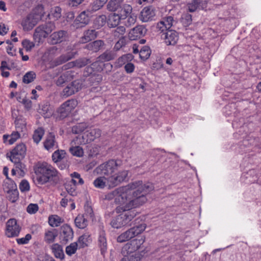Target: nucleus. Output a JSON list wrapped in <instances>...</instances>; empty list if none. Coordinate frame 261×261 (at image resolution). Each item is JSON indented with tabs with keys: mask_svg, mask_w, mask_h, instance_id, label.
<instances>
[{
	"mask_svg": "<svg viewBox=\"0 0 261 261\" xmlns=\"http://www.w3.org/2000/svg\"><path fill=\"white\" fill-rule=\"evenodd\" d=\"M155 15V9L152 6L145 7L141 12L140 19L143 22H148L151 20Z\"/></svg>",
	"mask_w": 261,
	"mask_h": 261,
	"instance_id": "6ab92c4d",
	"label": "nucleus"
},
{
	"mask_svg": "<svg viewBox=\"0 0 261 261\" xmlns=\"http://www.w3.org/2000/svg\"><path fill=\"white\" fill-rule=\"evenodd\" d=\"M44 148L47 150H51L57 147V143L55 141V136L53 132L49 133L45 141L44 142Z\"/></svg>",
	"mask_w": 261,
	"mask_h": 261,
	"instance_id": "b1692460",
	"label": "nucleus"
},
{
	"mask_svg": "<svg viewBox=\"0 0 261 261\" xmlns=\"http://www.w3.org/2000/svg\"><path fill=\"white\" fill-rule=\"evenodd\" d=\"M90 241V236L88 233H85L79 238L76 243L78 245L79 248L80 249L87 247Z\"/></svg>",
	"mask_w": 261,
	"mask_h": 261,
	"instance_id": "72a5a7b5",
	"label": "nucleus"
},
{
	"mask_svg": "<svg viewBox=\"0 0 261 261\" xmlns=\"http://www.w3.org/2000/svg\"><path fill=\"white\" fill-rule=\"evenodd\" d=\"M198 3L199 2L197 0H193L190 3L188 4V7L190 12H193L199 9Z\"/></svg>",
	"mask_w": 261,
	"mask_h": 261,
	"instance_id": "0e129e2a",
	"label": "nucleus"
},
{
	"mask_svg": "<svg viewBox=\"0 0 261 261\" xmlns=\"http://www.w3.org/2000/svg\"><path fill=\"white\" fill-rule=\"evenodd\" d=\"M254 141H255V140L254 139H245L243 140L242 144L240 145V148L241 149H245V148H246V149H244V150H242L241 151V152L243 153L244 152H246L249 151L250 149L249 148L248 146L249 144L253 145Z\"/></svg>",
	"mask_w": 261,
	"mask_h": 261,
	"instance_id": "de8ad7c7",
	"label": "nucleus"
},
{
	"mask_svg": "<svg viewBox=\"0 0 261 261\" xmlns=\"http://www.w3.org/2000/svg\"><path fill=\"white\" fill-rule=\"evenodd\" d=\"M61 8L56 6L51 8L50 12L48 14L47 17L49 19L58 20L61 16Z\"/></svg>",
	"mask_w": 261,
	"mask_h": 261,
	"instance_id": "58836bf2",
	"label": "nucleus"
},
{
	"mask_svg": "<svg viewBox=\"0 0 261 261\" xmlns=\"http://www.w3.org/2000/svg\"><path fill=\"white\" fill-rule=\"evenodd\" d=\"M70 151L72 154L78 157L82 156L84 153L82 148L79 146L71 147Z\"/></svg>",
	"mask_w": 261,
	"mask_h": 261,
	"instance_id": "6e6d98bb",
	"label": "nucleus"
},
{
	"mask_svg": "<svg viewBox=\"0 0 261 261\" xmlns=\"http://www.w3.org/2000/svg\"><path fill=\"white\" fill-rule=\"evenodd\" d=\"M20 137L18 132H12L11 135H4L3 141L5 143H8L9 145L13 144Z\"/></svg>",
	"mask_w": 261,
	"mask_h": 261,
	"instance_id": "c756f323",
	"label": "nucleus"
},
{
	"mask_svg": "<svg viewBox=\"0 0 261 261\" xmlns=\"http://www.w3.org/2000/svg\"><path fill=\"white\" fill-rule=\"evenodd\" d=\"M90 14L91 12L88 10L82 12L74 21L76 28H83L87 25L89 22Z\"/></svg>",
	"mask_w": 261,
	"mask_h": 261,
	"instance_id": "ddd939ff",
	"label": "nucleus"
},
{
	"mask_svg": "<svg viewBox=\"0 0 261 261\" xmlns=\"http://www.w3.org/2000/svg\"><path fill=\"white\" fill-rule=\"evenodd\" d=\"M19 188L22 192L29 191L30 190V184L27 180L23 179L20 182Z\"/></svg>",
	"mask_w": 261,
	"mask_h": 261,
	"instance_id": "bf43d9fd",
	"label": "nucleus"
},
{
	"mask_svg": "<svg viewBox=\"0 0 261 261\" xmlns=\"http://www.w3.org/2000/svg\"><path fill=\"white\" fill-rule=\"evenodd\" d=\"M139 53L140 58L145 60L149 57L151 54V50L149 46H144L141 48Z\"/></svg>",
	"mask_w": 261,
	"mask_h": 261,
	"instance_id": "09e8293b",
	"label": "nucleus"
},
{
	"mask_svg": "<svg viewBox=\"0 0 261 261\" xmlns=\"http://www.w3.org/2000/svg\"><path fill=\"white\" fill-rule=\"evenodd\" d=\"M145 238H141L140 239H135L131 241L128 247V250H132V252H136L141 247V246L144 243Z\"/></svg>",
	"mask_w": 261,
	"mask_h": 261,
	"instance_id": "e433bc0d",
	"label": "nucleus"
},
{
	"mask_svg": "<svg viewBox=\"0 0 261 261\" xmlns=\"http://www.w3.org/2000/svg\"><path fill=\"white\" fill-rule=\"evenodd\" d=\"M122 165V161L121 160H109L97 166L95 169L94 172L98 175H103L106 177L117 176L123 172L125 173V176L123 177V181H124L128 175L127 170H123L119 171L117 173H115Z\"/></svg>",
	"mask_w": 261,
	"mask_h": 261,
	"instance_id": "f03ea898",
	"label": "nucleus"
},
{
	"mask_svg": "<svg viewBox=\"0 0 261 261\" xmlns=\"http://www.w3.org/2000/svg\"><path fill=\"white\" fill-rule=\"evenodd\" d=\"M63 222V220L58 215H52L48 218V223L53 227H58Z\"/></svg>",
	"mask_w": 261,
	"mask_h": 261,
	"instance_id": "ea45409f",
	"label": "nucleus"
},
{
	"mask_svg": "<svg viewBox=\"0 0 261 261\" xmlns=\"http://www.w3.org/2000/svg\"><path fill=\"white\" fill-rule=\"evenodd\" d=\"M15 127L16 129H23L25 127V122L24 120L17 118L15 121Z\"/></svg>",
	"mask_w": 261,
	"mask_h": 261,
	"instance_id": "680f3d73",
	"label": "nucleus"
},
{
	"mask_svg": "<svg viewBox=\"0 0 261 261\" xmlns=\"http://www.w3.org/2000/svg\"><path fill=\"white\" fill-rule=\"evenodd\" d=\"M58 236V232L56 229L48 230L45 232L44 241L47 244L53 243Z\"/></svg>",
	"mask_w": 261,
	"mask_h": 261,
	"instance_id": "c85d7f7f",
	"label": "nucleus"
},
{
	"mask_svg": "<svg viewBox=\"0 0 261 261\" xmlns=\"http://www.w3.org/2000/svg\"><path fill=\"white\" fill-rule=\"evenodd\" d=\"M76 184L77 181L74 180V179H71L69 181L66 182V183L65 184V188L66 191L71 196H75L76 194Z\"/></svg>",
	"mask_w": 261,
	"mask_h": 261,
	"instance_id": "473e14b6",
	"label": "nucleus"
},
{
	"mask_svg": "<svg viewBox=\"0 0 261 261\" xmlns=\"http://www.w3.org/2000/svg\"><path fill=\"white\" fill-rule=\"evenodd\" d=\"M132 184H128L125 186L118 188L107 194L105 198L107 200L115 199V202L119 204V206H123L126 201V197L129 192L128 190L132 187Z\"/></svg>",
	"mask_w": 261,
	"mask_h": 261,
	"instance_id": "423d86ee",
	"label": "nucleus"
},
{
	"mask_svg": "<svg viewBox=\"0 0 261 261\" xmlns=\"http://www.w3.org/2000/svg\"><path fill=\"white\" fill-rule=\"evenodd\" d=\"M38 210V205L37 204L31 203L27 208V211L30 214H35Z\"/></svg>",
	"mask_w": 261,
	"mask_h": 261,
	"instance_id": "69168bd1",
	"label": "nucleus"
},
{
	"mask_svg": "<svg viewBox=\"0 0 261 261\" xmlns=\"http://www.w3.org/2000/svg\"><path fill=\"white\" fill-rule=\"evenodd\" d=\"M108 0H95L92 4V11H96L102 8Z\"/></svg>",
	"mask_w": 261,
	"mask_h": 261,
	"instance_id": "864d4df0",
	"label": "nucleus"
},
{
	"mask_svg": "<svg viewBox=\"0 0 261 261\" xmlns=\"http://www.w3.org/2000/svg\"><path fill=\"white\" fill-rule=\"evenodd\" d=\"M70 74L71 73L70 71H67L61 75L57 80V85L58 86H61L65 83L69 79V76H70Z\"/></svg>",
	"mask_w": 261,
	"mask_h": 261,
	"instance_id": "603ef678",
	"label": "nucleus"
},
{
	"mask_svg": "<svg viewBox=\"0 0 261 261\" xmlns=\"http://www.w3.org/2000/svg\"><path fill=\"white\" fill-rule=\"evenodd\" d=\"M68 37L67 32L63 30L55 32L49 38V42L52 44H56L65 41Z\"/></svg>",
	"mask_w": 261,
	"mask_h": 261,
	"instance_id": "2eb2a0df",
	"label": "nucleus"
},
{
	"mask_svg": "<svg viewBox=\"0 0 261 261\" xmlns=\"http://www.w3.org/2000/svg\"><path fill=\"white\" fill-rule=\"evenodd\" d=\"M52 253L57 258L63 259L64 258L65 255L64 253L63 247L58 243L53 244L50 247Z\"/></svg>",
	"mask_w": 261,
	"mask_h": 261,
	"instance_id": "393cba45",
	"label": "nucleus"
},
{
	"mask_svg": "<svg viewBox=\"0 0 261 261\" xmlns=\"http://www.w3.org/2000/svg\"><path fill=\"white\" fill-rule=\"evenodd\" d=\"M121 20L118 14L116 13H112L109 15L108 19V24L111 28L117 27Z\"/></svg>",
	"mask_w": 261,
	"mask_h": 261,
	"instance_id": "f704fd0d",
	"label": "nucleus"
},
{
	"mask_svg": "<svg viewBox=\"0 0 261 261\" xmlns=\"http://www.w3.org/2000/svg\"><path fill=\"white\" fill-rule=\"evenodd\" d=\"M129 184H132V187L128 190L129 193L126 195L125 204L123 206H118L116 208V212L117 213H120L121 211L124 210H135L134 208L142 205L147 201V194L154 189L152 184H143L141 180L132 182Z\"/></svg>",
	"mask_w": 261,
	"mask_h": 261,
	"instance_id": "f257e3e1",
	"label": "nucleus"
},
{
	"mask_svg": "<svg viewBox=\"0 0 261 261\" xmlns=\"http://www.w3.org/2000/svg\"><path fill=\"white\" fill-rule=\"evenodd\" d=\"M162 37L167 45H174L177 43L178 40L177 33L172 30H169L166 31V33L163 34Z\"/></svg>",
	"mask_w": 261,
	"mask_h": 261,
	"instance_id": "4468645a",
	"label": "nucleus"
},
{
	"mask_svg": "<svg viewBox=\"0 0 261 261\" xmlns=\"http://www.w3.org/2000/svg\"><path fill=\"white\" fill-rule=\"evenodd\" d=\"M103 45L104 42L103 41L101 40H97L86 44L84 48L93 53H96L99 50Z\"/></svg>",
	"mask_w": 261,
	"mask_h": 261,
	"instance_id": "a878e982",
	"label": "nucleus"
},
{
	"mask_svg": "<svg viewBox=\"0 0 261 261\" xmlns=\"http://www.w3.org/2000/svg\"><path fill=\"white\" fill-rule=\"evenodd\" d=\"M147 29L144 25H137L130 30L129 33L128 37L132 40H136L140 38L146 34Z\"/></svg>",
	"mask_w": 261,
	"mask_h": 261,
	"instance_id": "aec40b11",
	"label": "nucleus"
},
{
	"mask_svg": "<svg viewBox=\"0 0 261 261\" xmlns=\"http://www.w3.org/2000/svg\"><path fill=\"white\" fill-rule=\"evenodd\" d=\"M162 21L164 23L166 26L169 29L175 22L172 16H169L163 19Z\"/></svg>",
	"mask_w": 261,
	"mask_h": 261,
	"instance_id": "052dcab7",
	"label": "nucleus"
},
{
	"mask_svg": "<svg viewBox=\"0 0 261 261\" xmlns=\"http://www.w3.org/2000/svg\"><path fill=\"white\" fill-rule=\"evenodd\" d=\"M88 221L90 220H93L94 218V213L93 210L91 206H87L85 207V213L82 215Z\"/></svg>",
	"mask_w": 261,
	"mask_h": 261,
	"instance_id": "4d7b16f0",
	"label": "nucleus"
},
{
	"mask_svg": "<svg viewBox=\"0 0 261 261\" xmlns=\"http://www.w3.org/2000/svg\"><path fill=\"white\" fill-rule=\"evenodd\" d=\"M27 148L25 145L23 144L17 145L9 153L7 154V158L13 162L16 170H19L21 173H24L25 166L21 162L26 154Z\"/></svg>",
	"mask_w": 261,
	"mask_h": 261,
	"instance_id": "20e7f679",
	"label": "nucleus"
},
{
	"mask_svg": "<svg viewBox=\"0 0 261 261\" xmlns=\"http://www.w3.org/2000/svg\"><path fill=\"white\" fill-rule=\"evenodd\" d=\"M35 78V73L33 71H29L24 74L22 81L25 84H29L32 82Z\"/></svg>",
	"mask_w": 261,
	"mask_h": 261,
	"instance_id": "3c124183",
	"label": "nucleus"
},
{
	"mask_svg": "<svg viewBox=\"0 0 261 261\" xmlns=\"http://www.w3.org/2000/svg\"><path fill=\"white\" fill-rule=\"evenodd\" d=\"M38 22L35 19L33 15L30 14L22 20L21 25L23 27V30L29 31L32 29Z\"/></svg>",
	"mask_w": 261,
	"mask_h": 261,
	"instance_id": "5701e85b",
	"label": "nucleus"
},
{
	"mask_svg": "<svg viewBox=\"0 0 261 261\" xmlns=\"http://www.w3.org/2000/svg\"><path fill=\"white\" fill-rule=\"evenodd\" d=\"M122 253L123 256L120 259V261H140L141 259L140 254L139 252H132V250H127L125 254L123 249Z\"/></svg>",
	"mask_w": 261,
	"mask_h": 261,
	"instance_id": "4be33fe9",
	"label": "nucleus"
},
{
	"mask_svg": "<svg viewBox=\"0 0 261 261\" xmlns=\"http://www.w3.org/2000/svg\"><path fill=\"white\" fill-rule=\"evenodd\" d=\"M145 228L146 224L144 223L134 226L119 235L117 240L120 243L128 241L136 236L141 233Z\"/></svg>",
	"mask_w": 261,
	"mask_h": 261,
	"instance_id": "1a4fd4ad",
	"label": "nucleus"
},
{
	"mask_svg": "<svg viewBox=\"0 0 261 261\" xmlns=\"http://www.w3.org/2000/svg\"><path fill=\"white\" fill-rule=\"evenodd\" d=\"M82 87V84L79 81H74L69 84L63 90V94L66 97L74 94L78 92Z\"/></svg>",
	"mask_w": 261,
	"mask_h": 261,
	"instance_id": "dca6fc26",
	"label": "nucleus"
},
{
	"mask_svg": "<svg viewBox=\"0 0 261 261\" xmlns=\"http://www.w3.org/2000/svg\"><path fill=\"white\" fill-rule=\"evenodd\" d=\"M21 230V227L18 224L15 219H10L6 223L5 234L8 238L18 237Z\"/></svg>",
	"mask_w": 261,
	"mask_h": 261,
	"instance_id": "9d476101",
	"label": "nucleus"
},
{
	"mask_svg": "<svg viewBox=\"0 0 261 261\" xmlns=\"http://www.w3.org/2000/svg\"><path fill=\"white\" fill-rule=\"evenodd\" d=\"M122 4L123 0H110L107 6V9L112 12L118 11Z\"/></svg>",
	"mask_w": 261,
	"mask_h": 261,
	"instance_id": "7c9ffc66",
	"label": "nucleus"
},
{
	"mask_svg": "<svg viewBox=\"0 0 261 261\" xmlns=\"http://www.w3.org/2000/svg\"><path fill=\"white\" fill-rule=\"evenodd\" d=\"M55 29V23L51 21L40 25L35 30L34 38L36 41L40 42L42 39L46 38Z\"/></svg>",
	"mask_w": 261,
	"mask_h": 261,
	"instance_id": "6e6552de",
	"label": "nucleus"
},
{
	"mask_svg": "<svg viewBox=\"0 0 261 261\" xmlns=\"http://www.w3.org/2000/svg\"><path fill=\"white\" fill-rule=\"evenodd\" d=\"M77 54L76 51H70L66 54H64L56 59L55 61V65L56 66L61 65L71 59L74 58L75 56Z\"/></svg>",
	"mask_w": 261,
	"mask_h": 261,
	"instance_id": "cd10ccee",
	"label": "nucleus"
},
{
	"mask_svg": "<svg viewBox=\"0 0 261 261\" xmlns=\"http://www.w3.org/2000/svg\"><path fill=\"white\" fill-rule=\"evenodd\" d=\"M44 132H34V134L33 135L34 142L36 144H38L41 141Z\"/></svg>",
	"mask_w": 261,
	"mask_h": 261,
	"instance_id": "e2e57ef3",
	"label": "nucleus"
},
{
	"mask_svg": "<svg viewBox=\"0 0 261 261\" xmlns=\"http://www.w3.org/2000/svg\"><path fill=\"white\" fill-rule=\"evenodd\" d=\"M91 63L90 59L86 58H80L76 60L74 62L69 63V64L72 66H75L79 68L83 67Z\"/></svg>",
	"mask_w": 261,
	"mask_h": 261,
	"instance_id": "79ce46f5",
	"label": "nucleus"
},
{
	"mask_svg": "<svg viewBox=\"0 0 261 261\" xmlns=\"http://www.w3.org/2000/svg\"><path fill=\"white\" fill-rule=\"evenodd\" d=\"M122 213L113 218L111 222V226L115 228H119L126 225L137 216L138 212L136 210L121 211Z\"/></svg>",
	"mask_w": 261,
	"mask_h": 261,
	"instance_id": "0eeeda50",
	"label": "nucleus"
},
{
	"mask_svg": "<svg viewBox=\"0 0 261 261\" xmlns=\"http://www.w3.org/2000/svg\"><path fill=\"white\" fill-rule=\"evenodd\" d=\"M126 44V39L124 37L121 36L119 40L117 42L114 46V49L119 50L122 46Z\"/></svg>",
	"mask_w": 261,
	"mask_h": 261,
	"instance_id": "774afa93",
	"label": "nucleus"
},
{
	"mask_svg": "<svg viewBox=\"0 0 261 261\" xmlns=\"http://www.w3.org/2000/svg\"><path fill=\"white\" fill-rule=\"evenodd\" d=\"M11 189L7 190V193L9 194V199L12 202H15L18 198V191L16 188V185L12 184Z\"/></svg>",
	"mask_w": 261,
	"mask_h": 261,
	"instance_id": "a19ab883",
	"label": "nucleus"
},
{
	"mask_svg": "<svg viewBox=\"0 0 261 261\" xmlns=\"http://www.w3.org/2000/svg\"><path fill=\"white\" fill-rule=\"evenodd\" d=\"M107 21V17L105 15H101L97 16L94 21V26L97 28L99 29L106 24Z\"/></svg>",
	"mask_w": 261,
	"mask_h": 261,
	"instance_id": "c03bdc74",
	"label": "nucleus"
},
{
	"mask_svg": "<svg viewBox=\"0 0 261 261\" xmlns=\"http://www.w3.org/2000/svg\"><path fill=\"white\" fill-rule=\"evenodd\" d=\"M74 232L72 228L68 224H64L60 228L59 238L61 243L66 244L71 241L73 238Z\"/></svg>",
	"mask_w": 261,
	"mask_h": 261,
	"instance_id": "9b49d317",
	"label": "nucleus"
},
{
	"mask_svg": "<svg viewBox=\"0 0 261 261\" xmlns=\"http://www.w3.org/2000/svg\"><path fill=\"white\" fill-rule=\"evenodd\" d=\"M116 53L114 50H107L97 58L96 61L92 64L95 66L99 62L103 63L113 60L116 57Z\"/></svg>",
	"mask_w": 261,
	"mask_h": 261,
	"instance_id": "f3484780",
	"label": "nucleus"
},
{
	"mask_svg": "<svg viewBox=\"0 0 261 261\" xmlns=\"http://www.w3.org/2000/svg\"><path fill=\"white\" fill-rule=\"evenodd\" d=\"M88 220L82 215H78L74 220L75 226L80 229H84L88 225Z\"/></svg>",
	"mask_w": 261,
	"mask_h": 261,
	"instance_id": "c9c22d12",
	"label": "nucleus"
},
{
	"mask_svg": "<svg viewBox=\"0 0 261 261\" xmlns=\"http://www.w3.org/2000/svg\"><path fill=\"white\" fill-rule=\"evenodd\" d=\"M32 239V236L30 233L27 234L24 237L16 239V242L19 245H24L28 244Z\"/></svg>",
	"mask_w": 261,
	"mask_h": 261,
	"instance_id": "13d9d810",
	"label": "nucleus"
},
{
	"mask_svg": "<svg viewBox=\"0 0 261 261\" xmlns=\"http://www.w3.org/2000/svg\"><path fill=\"white\" fill-rule=\"evenodd\" d=\"M118 16L121 20H124L125 18L132 14V8L129 5H125L123 8L121 7L118 11Z\"/></svg>",
	"mask_w": 261,
	"mask_h": 261,
	"instance_id": "4c0bfd02",
	"label": "nucleus"
},
{
	"mask_svg": "<svg viewBox=\"0 0 261 261\" xmlns=\"http://www.w3.org/2000/svg\"><path fill=\"white\" fill-rule=\"evenodd\" d=\"M44 14V7L42 5H38L34 9L32 12L30 13L31 15H33L35 19L38 21L42 19Z\"/></svg>",
	"mask_w": 261,
	"mask_h": 261,
	"instance_id": "2f4dec72",
	"label": "nucleus"
},
{
	"mask_svg": "<svg viewBox=\"0 0 261 261\" xmlns=\"http://www.w3.org/2000/svg\"><path fill=\"white\" fill-rule=\"evenodd\" d=\"M136 16L134 14H130L125 19H124V24L127 27H129L135 24L136 21Z\"/></svg>",
	"mask_w": 261,
	"mask_h": 261,
	"instance_id": "5fc2aeb1",
	"label": "nucleus"
},
{
	"mask_svg": "<svg viewBox=\"0 0 261 261\" xmlns=\"http://www.w3.org/2000/svg\"><path fill=\"white\" fill-rule=\"evenodd\" d=\"M35 172L37 175V181L39 184L43 185L55 178L58 172L57 170L46 163H38L35 167Z\"/></svg>",
	"mask_w": 261,
	"mask_h": 261,
	"instance_id": "7ed1b4c3",
	"label": "nucleus"
},
{
	"mask_svg": "<svg viewBox=\"0 0 261 261\" xmlns=\"http://www.w3.org/2000/svg\"><path fill=\"white\" fill-rule=\"evenodd\" d=\"M22 45L27 50H31L35 46V44L33 42L27 39L22 41Z\"/></svg>",
	"mask_w": 261,
	"mask_h": 261,
	"instance_id": "338daca9",
	"label": "nucleus"
},
{
	"mask_svg": "<svg viewBox=\"0 0 261 261\" xmlns=\"http://www.w3.org/2000/svg\"><path fill=\"white\" fill-rule=\"evenodd\" d=\"M75 134H78L79 137H82V140L81 141V143L83 144L89 143L94 140L96 136H99L100 135L99 132H97V134H96V132H72Z\"/></svg>",
	"mask_w": 261,
	"mask_h": 261,
	"instance_id": "a211bd4d",
	"label": "nucleus"
},
{
	"mask_svg": "<svg viewBox=\"0 0 261 261\" xmlns=\"http://www.w3.org/2000/svg\"><path fill=\"white\" fill-rule=\"evenodd\" d=\"M38 112L44 118H49L53 114V109L47 101H44L39 105Z\"/></svg>",
	"mask_w": 261,
	"mask_h": 261,
	"instance_id": "412c9836",
	"label": "nucleus"
},
{
	"mask_svg": "<svg viewBox=\"0 0 261 261\" xmlns=\"http://www.w3.org/2000/svg\"><path fill=\"white\" fill-rule=\"evenodd\" d=\"M57 118L59 120L64 119L65 118L67 117L70 113L69 111H68L66 109V108L63 106V104H62L61 106L59 108L57 111Z\"/></svg>",
	"mask_w": 261,
	"mask_h": 261,
	"instance_id": "37998d69",
	"label": "nucleus"
},
{
	"mask_svg": "<svg viewBox=\"0 0 261 261\" xmlns=\"http://www.w3.org/2000/svg\"><path fill=\"white\" fill-rule=\"evenodd\" d=\"M124 174L122 172L118 175L110 177L102 175L96 178L93 181V185L96 188L99 189H103L106 187H108L109 188H114L123 182V177L125 176Z\"/></svg>",
	"mask_w": 261,
	"mask_h": 261,
	"instance_id": "39448f33",
	"label": "nucleus"
},
{
	"mask_svg": "<svg viewBox=\"0 0 261 261\" xmlns=\"http://www.w3.org/2000/svg\"><path fill=\"white\" fill-rule=\"evenodd\" d=\"M97 36V32L95 30H88L84 32L83 37L81 38L80 42L82 43H85L94 39Z\"/></svg>",
	"mask_w": 261,
	"mask_h": 261,
	"instance_id": "bb28decb",
	"label": "nucleus"
},
{
	"mask_svg": "<svg viewBox=\"0 0 261 261\" xmlns=\"http://www.w3.org/2000/svg\"><path fill=\"white\" fill-rule=\"evenodd\" d=\"M62 104L63 105V106L65 107L70 113H71V112L77 106V101L75 99H71L66 101Z\"/></svg>",
	"mask_w": 261,
	"mask_h": 261,
	"instance_id": "a18cd8bd",
	"label": "nucleus"
},
{
	"mask_svg": "<svg viewBox=\"0 0 261 261\" xmlns=\"http://www.w3.org/2000/svg\"><path fill=\"white\" fill-rule=\"evenodd\" d=\"M65 154L64 150H56L52 154V159L54 162L57 163L64 158Z\"/></svg>",
	"mask_w": 261,
	"mask_h": 261,
	"instance_id": "49530a36",
	"label": "nucleus"
},
{
	"mask_svg": "<svg viewBox=\"0 0 261 261\" xmlns=\"http://www.w3.org/2000/svg\"><path fill=\"white\" fill-rule=\"evenodd\" d=\"M97 246L99 248L101 254L105 256L107 252L108 243L105 231L103 227H99L97 236Z\"/></svg>",
	"mask_w": 261,
	"mask_h": 261,
	"instance_id": "f8f14e48",
	"label": "nucleus"
},
{
	"mask_svg": "<svg viewBox=\"0 0 261 261\" xmlns=\"http://www.w3.org/2000/svg\"><path fill=\"white\" fill-rule=\"evenodd\" d=\"M77 248H79V246L77 243L74 242L66 247L65 251L67 255L71 256L76 252Z\"/></svg>",
	"mask_w": 261,
	"mask_h": 261,
	"instance_id": "8fccbe9b",
	"label": "nucleus"
}]
</instances>
